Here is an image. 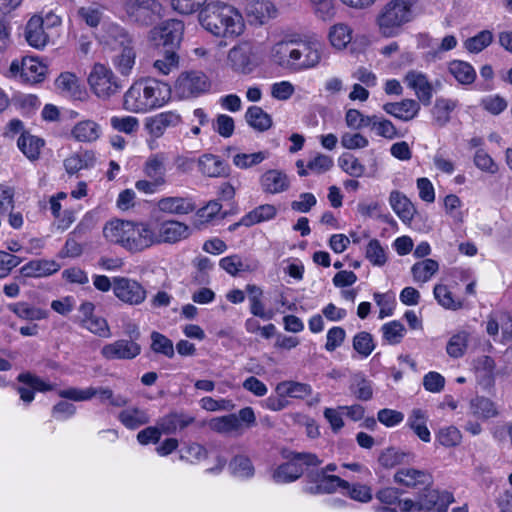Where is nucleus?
<instances>
[{
    "label": "nucleus",
    "mask_w": 512,
    "mask_h": 512,
    "mask_svg": "<svg viewBox=\"0 0 512 512\" xmlns=\"http://www.w3.org/2000/svg\"><path fill=\"white\" fill-rule=\"evenodd\" d=\"M199 22L216 37L234 38L242 34L245 28L240 12L224 2L207 3L200 10Z\"/></svg>",
    "instance_id": "1"
},
{
    "label": "nucleus",
    "mask_w": 512,
    "mask_h": 512,
    "mask_svg": "<svg viewBox=\"0 0 512 512\" xmlns=\"http://www.w3.org/2000/svg\"><path fill=\"white\" fill-rule=\"evenodd\" d=\"M352 393L362 401H367L372 398L373 390L371 382L367 380L362 374L354 376L353 383L351 384Z\"/></svg>",
    "instance_id": "50"
},
{
    "label": "nucleus",
    "mask_w": 512,
    "mask_h": 512,
    "mask_svg": "<svg viewBox=\"0 0 512 512\" xmlns=\"http://www.w3.org/2000/svg\"><path fill=\"white\" fill-rule=\"evenodd\" d=\"M119 421L128 429L135 430L149 423L150 418L145 410L133 407L121 411Z\"/></svg>",
    "instance_id": "36"
},
{
    "label": "nucleus",
    "mask_w": 512,
    "mask_h": 512,
    "mask_svg": "<svg viewBox=\"0 0 512 512\" xmlns=\"http://www.w3.org/2000/svg\"><path fill=\"white\" fill-rule=\"evenodd\" d=\"M194 422V417L184 414L171 413L158 421V426L165 434H172L177 429H184Z\"/></svg>",
    "instance_id": "37"
},
{
    "label": "nucleus",
    "mask_w": 512,
    "mask_h": 512,
    "mask_svg": "<svg viewBox=\"0 0 512 512\" xmlns=\"http://www.w3.org/2000/svg\"><path fill=\"white\" fill-rule=\"evenodd\" d=\"M462 435L460 431L454 427L449 426L439 430L437 440L442 446L453 447L460 443Z\"/></svg>",
    "instance_id": "61"
},
{
    "label": "nucleus",
    "mask_w": 512,
    "mask_h": 512,
    "mask_svg": "<svg viewBox=\"0 0 512 512\" xmlns=\"http://www.w3.org/2000/svg\"><path fill=\"white\" fill-rule=\"evenodd\" d=\"M457 101L445 98H437L432 109L434 122L439 127H444L450 121V113L456 108Z\"/></svg>",
    "instance_id": "40"
},
{
    "label": "nucleus",
    "mask_w": 512,
    "mask_h": 512,
    "mask_svg": "<svg viewBox=\"0 0 512 512\" xmlns=\"http://www.w3.org/2000/svg\"><path fill=\"white\" fill-rule=\"evenodd\" d=\"M180 121L179 114L172 111L162 112L150 118L146 123V128L152 136L158 138L163 135L168 127H175Z\"/></svg>",
    "instance_id": "23"
},
{
    "label": "nucleus",
    "mask_w": 512,
    "mask_h": 512,
    "mask_svg": "<svg viewBox=\"0 0 512 512\" xmlns=\"http://www.w3.org/2000/svg\"><path fill=\"white\" fill-rule=\"evenodd\" d=\"M164 157L161 154H156L147 159L144 165V173L151 180L156 181V184H165V163Z\"/></svg>",
    "instance_id": "38"
},
{
    "label": "nucleus",
    "mask_w": 512,
    "mask_h": 512,
    "mask_svg": "<svg viewBox=\"0 0 512 512\" xmlns=\"http://www.w3.org/2000/svg\"><path fill=\"white\" fill-rule=\"evenodd\" d=\"M449 72L462 85H469L474 82L476 72L468 62L461 60H453L448 66Z\"/></svg>",
    "instance_id": "39"
},
{
    "label": "nucleus",
    "mask_w": 512,
    "mask_h": 512,
    "mask_svg": "<svg viewBox=\"0 0 512 512\" xmlns=\"http://www.w3.org/2000/svg\"><path fill=\"white\" fill-rule=\"evenodd\" d=\"M268 156L266 151H259L251 154L238 153L233 157V164L240 169H248L264 161Z\"/></svg>",
    "instance_id": "48"
},
{
    "label": "nucleus",
    "mask_w": 512,
    "mask_h": 512,
    "mask_svg": "<svg viewBox=\"0 0 512 512\" xmlns=\"http://www.w3.org/2000/svg\"><path fill=\"white\" fill-rule=\"evenodd\" d=\"M184 32V23L177 19H168L151 30V37L159 49L175 50L180 47Z\"/></svg>",
    "instance_id": "9"
},
{
    "label": "nucleus",
    "mask_w": 512,
    "mask_h": 512,
    "mask_svg": "<svg viewBox=\"0 0 512 512\" xmlns=\"http://www.w3.org/2000/svg\"><path fill=\"white\" fill-rule=\"evenodd\" d=\"M161 52L163 53V58L157 59L154 62V67L166 75L173 67H177L179 57L175 50L161 49Z\"/></svg>",
    "instance_id": "59"
},
{
    "label": "nucleus",
    "mask_w": 512,
    "mask_h": 512,
    "mask_svg": "<svg viewBox=\"0 0 512 512\" xmlns=\"http://www.w3.org/2000/svg\"><path fill=\"white\" fill-rule=\"evenodd\" d=\"M365 256L374 266L381 267L387 262L385 249L377 239L369 241L366 247Z\"/></svg>",
    "instance_id": "53"
},
{
    "label": "nucleus",
    "mask_w": 512,
    "mask_h": 512,
    "mask_svg": "<svg viewBox=\"0 0 512 512\" xmlns=\"http://www.w3.org/2000/svg\"><path fill=\"white\" fill-rule=\"evenodd\" d=\"M415 455L409 451H403L396 447H388L382 450L378 457L379 464L385 469H392L398 465L412 462Z\"/></svg>",
    "instance_id": "25"
},
{
    "label": "nucleus",
    "mask_w": 512,
    "mask_h": 512,
    "mask_svg": "<svg viewBox=\"0 0 512 512\" xmlns=\"http://www.w3.org/2000/svg\"><path fill=\"white\" fill-rule=\"evenodd\" d=\"M114 295L129 305H139L147 297L146 289L136 280L127 277L113 278Z\"/></svg>",
    "instance_id": "12"
},
{
    "label": "nucleus",
    "mask_w": 512,
    "mask_h": 512,
    "mask_svg": "<svg viewBox=\"0 0 512 512\" xmlns=\"http://www.w3.org/2000/svg\"><path fill=\"white\" fill-rule=\"evenodd\" d=\"M158 208L160 211L171 214H189L195 210L194 203L182 197H165L159 200Z\"/></svg>",
    "instance_id": "28"
},
{
    "label": "nucleus",
    "mask_w": 512,
    "mask_h": 512,
    "mask_svg": "<svg viewBox=\"0 0 512 512\" xmlns=\"http://www.w3.org/2000/svg\"><path fill=\"white\" fill-rule=\"evenodd\" d=\"M118 51L112 58L113 66L121 76L128 77L135 65V49L134 47H128Z\"/></svg>",
    "instance_id": "32"
},
{
    "label": "nucleus",
    "mask_w": 512,
    "mask_h": 512,
    "mask_svg": "<svg viewBox=\"0 0 512 512\" xmlns=\"http://www.w3.org/2000/svg\"><path fill=\"white\" fill-rule=\"evenodd\" d=\"M493 41V34L489 30H483L479 32L477 35L468 38L465 41V47L468 51L472 53L481 52L487 46H489Z\"/></svg>",
    "instance_id": "51"
},
{
    "label": "nucleus",
    "mask_w": 512,
    "mask_h": 512,
    "mask_svg": "<svg viewBox=\"0 0 512 512\" xmlns=\"http://www.w3.org/2000/svg\"><path fill=\"white\" fill-rule=\"evenodd\" d=\"M8 309L18 317L26 320H41L47 317V311L31 307L24 302L10 304L8 305Z\"/></svg>",
    "instance_id": "44"
},
{
    "label": "nucleus",
    "mask_w": 512,
    "mask_h": 512,
    "mask_svg": "<svg viewBox=\"0 0 512 512\" xmlns=\"http://www.w3.org/2000/svg\"><path fill=\"white\" fill-rule=\"evenodd\" d=\"M383 110L402 121H410L417 116L420 105L416 100L404 99L400 102H389L383 105Z\"/></svg>",
    "instance_id": "19"
},
{
    "label": "nucleus",
    "mask_w": 512,
    "mask_h": 512,
    "mask_svg": "<svg viewBox=\"0 0 512 512\" xmlns=\"http://www.w3.org/2000/svg\"><path fill=\"white\" fill-rule=\"evenodd\" d=\"M308 477L311 479V482H319L321 494L333 493L338 487L343 489L350 488L347 481L335 475H326L324 471L311 472Z\"/></svg>",
    "instance_id": "30"
},
{
    "label": "nucleus",
    "mask_w": 512,
    "mask_h": 512,
    "mask_svg": "<svg viewBox=\"0 0 512 512\" xmlns=\"http://www.w3.org/2000/svg\"><path fill=\"white\" fill-rule=\"evenodd\" d=\"M170 96L168 84L153 78L140 79L124 94L123 107L133 113H146L163 106Z\"/></svg>",
    "instance_id": "2"
},
{
    "label": "nucleus",
    "mask_w": 512,
    "mask_h": 512,
    "mask_svg": "<svg viewBox=\"0 0 512 512\" xmlns=\"http://www.w3.org/2000/svg\"><path fill=\"white\" fill-rule=\"evenodd\" d=\"M45 141L42 138L34 136L27 131H22L18 138V148L31 161L39 159L40 150L44 146Z\"/></svg>",
    "instance_id": "29"
},
{
    "label": "nucleus",
    "mask_w": 512,
    "mask_h": 512,
    "mask_svg": "<svg viewBox=\"0 0 512 512\" xmlns=\"http://www.w3.org/2000/svg\"><path fill=\"white\" fill-rule=\"evenodd\" d=\"M276 213L277 210L274 205H260L243 216L242 223H244V226L250 227L254 224L273 219Z\"/></svg>",
    "instance_id": "41"
},
{
    "label": "nucleus",
    "mask_w": 512,
    "mask_h": 512,
    "mask_svg": "<svg viewBox=\"0 0 512 512\" xmlns=\"http://www.w3.org/2000/svg\"><path fill=\"white\" fill-rule=\"evenodd\" d=\"M427 418L423 410L415 408L411 411L407 420V425L423 442H430L431 440V434L426 425Z\"/></svg>",
    "instance_id": "35"
},
{
    "label": "nucleus",
    "mask_w": 512,
    "mask_h": 512,
    "mask_svg": "<svg viewBox=\"0 0 512 512\" xmlns=\"http://www.w3.org/2000/svg\"><path fill=\"white\" fill-rule=\"evenodd\" d=\"M17 380L23 385L34 389V391L45 392L54 389V385L44 382L40 377L29 372L19 374Z\"/></svg>",
    "instance_id": "58"
},
{
    "label": "nucleus",
    "mask_w": 512,
    "mask_h": 512,
    "mask_svg": "<svg viewBox=\"0 0 512 512\" xmlns=\"http://www.w3.org/2000/svg\"><path fill=\"white\" fill-rule=\"evenodd\" d=\"M390 205L398 217L404 222H410L416 212L412 202L401 192L392 191L389 197Z\"/></svg>",
    "instance_id": "26"
},
{
    "label": "nucleus",
    "mask_w": 512,
    "mask_h": 512,
    "mask_svg": "<svg viewBox=\"0 0 512 512\" xmlns=\"http://www.w3.org/2000/svg\"><path fill=\"white\" fill-rule=\"evenodd\" d=\"M200 171L208 177H226L230 174V167L219 157L204 154L198 160Z\"/></svg>",
    "instance_id": "24"
},
{
    "label": "nucleus",
    "mask_w": 512,
    "mask_h": 512,
    "mask_svg": "<svg viewBox=\"0 0 512 512\" xmlns=\"http://www.w3.org/2000/svg\"><path fill=\"white\" fill-rule=\"evenodd\" d=\"M88 83L93 92L103 99L119 93L123 88V81L117 79L112 70L102 64L94 65Z\"/></svg>",
    "instance_id": "8"
},
{
    "label": "nucleus",
    "mask_w": 512,
    "mask_h": 512,
    "mask_svg": "<svg viewBox=\"0 0 512 512\" xmlns=\"http://www.w3.org/2000/svg\"><path fill=\"white\" fill-rule=\"evenodd\" d=\"M245 12L251 23L260 25L276 15L274 5L265 0H247Z\"/></svg>",
    "instance_id": "18"
},
{
    "label": "nucleus",
    "mask_w": 512,
    "mask_h": 512,
    "mask_svg": "<svg viewBox=\"0 0 512 512\" xmlns=\"http://www.w3.org/2000/svg\"><path fill=\"white\" fill-rule=\"evenodd\" d=\"M247 124L254 130L264 132L272 127L271 116L259 106H250L245 113Z\"/></svg>",
    "instance_id": "31"
},
{
    "label": "nucleus",
    "mask_w": 512,
    "mask_h": 512,
    "mask_svg": "<svg viewBox=\"0 0 512 512\" xmlns=\"http://www.w3.org/2000/svg\"><path fill=\"white\" fill-rule=\"evenodd\" d=\"M47 67L34 58H24L21 62V78L28 83H38L43 80Z\"/></svg>",
    "instance_id": "34"
},
{
    "label": "nucleus",
    "mask_w": 512,
    "mask_h": 512,
    "mask_svg": "<svg viewBox=\"0 0 512 512\" xmlns=\"http://www.w3.org/2000/svg\"><path fill=\"white\" fill-rule=\"evenodd\" d=\"M180 97H197L210 89L208 77L201 71L182 72L175 85Z\"/></svg>",
    "instance_id": "10"
},
{
    "label": "nucleus",
    "mask_w": 512,
    "mask_h": 512,
    "mask_svg": "<svg viewBox=\"0 0 512 512\" xmlns=\"http://www.w3.org/2000/svg\"><path fill=\"white\" fill-rule=\"evenodd\" d=\"M439 269L438 262L433 259H425L423 261L415 263L411 272L416 281L426 282L433 274Z\"/></svg>",
    "instance_id": "45"
},
{
    "label": "nucleus",
    "mask_w": 512,
    "mask_h": 512,
    "mask_svg": "<svg viewBox=\"0 0 512 512\" xmlns=\"http://www.w3.org/2000/svg\"><path fill=\"white\" fill-rule=\"evenodd\" d=\"M213 129L222 137L229 138L233 135L235 124L232 117L219 114L213 122Z\"/></svg>",
    "instance_id": "62"
},
{
    "label": "nucleus",
    "mask_w": 512,
    "mask_h": 512,
    "mask_svg": "<svg viewBox=\"0 0 512 512\" xmlns=\"http://www.w3.org/2000/svg\"><path fill=\"white\" fill-rule=\"evenodd\" d=\"M339 166L350 176L361 177L365 172V167L352 154L344 153L338 159Z\"/></svg>",
    "instance_id": "52"
},
{
    "label": "nucleus",
    "mask_w": 512,
    "mask_h": 512,
    "mask_svg": "<svg viewBox=\"0 0 512 512\" xmlns=\"http://www.w3.org/2000/svg\"><path fill=\"white\" fill-rule=\"evenodd\" d=\"M314 13L321 20H330L336 13V0H310Z\"/></svg>",
    "instance_id": "56"
},
{
    "label": "nucleus",
    "mask_w": 512,
    "mask_h": 512,
    "mask_svg": "<svg viewBox=\"0 0 512 512\" xmlns=\"http://www.w3.org/2000/svg\"><path fill=\"white\" fill-rule=\"evenodd\" d=\"M141 353V346L134 341L119 339L106 344L101 349V355L107 360H130Z\"/></svg>",
    "instance_id": "15"
},
{
    "label": "nucleus",
    "mask_w": 512,
    "mask_h": 512,
    "mask_svg": "<svg viewBox=\"0 0 512 512\" xmlns=\"http://www.w3.org/2000/svg\"><path fill=\"white\" fill-rule=\"evenodd\" d=\"M433 292L438 303L444 308L457 310L461 307V302L453 299L452 293L445 285H436Z\"/></svg>",
    "instance_id": "57"
},
{
    "label": "nucleus",
    "mask_w": 512,
    "mask_h": 512,
    "mask_svg": "<svg viewBox=\"0 0 512 512\" xmlns=\"http://www.w3.org/2000/svg\"><path fill=\"white\" fill-rule=\"evenodd\" d=\"M151 340H152L151 349L155 353L163 354L168 358L174 357L175 352H174L173 342L169 338H167L165 335H163L159 332L153 331L151 333Z\"/></svg>",
    "instance_id": "47"
},
{
    "label": "nucleus",
    "mask_w": 512,
    "mask_h": 512,
    "mask_svg": "<svg viewBox=\"0 0 512 512\" xmlns=\"http://www.w3.org/2000/svg\"><path fill=\"white\" fill-rule=\"evenodd\" d=\"M104 237L130 252H140L155 244L156 231L148 223L114 220L105 224Z\"/></svg>",
    "instance_id": "3"
},
{
    "label": "nucleus",
    "mask_w": 512,
    "mask_h": 512,
    "mask_svg": "<svg viewBox=\"0 0 512 512\" xmlns=\"http://www.w3.org/2000/svg\"><path fill=\"white\" fill-rule=\"evenodd\" d=\"M320 463L321 461L315 454L293 453L290 461L279 465L274 470L272 478L276 483H290L302 476V465L318 466Z\"/></svg>",
    "instance_id": "7"
},
{
    "label": "nucleus",
    "mask_w": 512,
    "mask_h": 512,
    "mask_svg": "<svg viewBox=\"0 0 512 512\" xmlns=\"http://www.w3.org/2000/svg\"><path fill=\"white\" fill-rule=\"evenodd\" d=\"M467 346L466 334H457L450 338L447 343V353L453 358H459L464 354Z\"/></svg>",
    "instance_id": "64"
},
{
    "label": "nucleus",
    "mask_w": 512,
    "mask_h": 512,
    "mask_svg": "<svg viewBox=\"0 0 512 512\" xmlns=\"http://www.w3.org/2000/svg\"><path fill=\"white\" fill-rule=\"evenodd\" d=\"M353 348L361 356L368 357L375 348L372 335L366 331L357 333L353 338Z\"/></svg>",
    "instance_id": "54"
},
{
    "label": "nucleus",
    "mask_w": 512,
    "mask_h": 512,
    "mask_svg": "<svg viewBox=\"0 0 512 512\" xmlns=\"http://www.w3.org/2000/svg\"><path fill=\"white\" fill-rule=\"evenodd\" d=\"M25 38L28 44L36 49H42L47 45L49 35L45 32L43 21L40 20L38 15L32 16L27 22Z\"/></svg>",
    "instance_id": "22"
},
{
    "label": "nucleus",
    "mask_w": 512,
    "mask_h": 512,
    "mask_svg": "<svg viewBox=\"0 0 512 512\" xmlns=\"http://www.w3.org/2000/svg\"><path fill=\"white\" fill-rule=\"evenodd\" d=\"M470 408L472 413L478 418H491L497 414L494 403L486 398L477 396L470 402Z\"/></svg>",
    "instance_id": "46"
},
{
    "label": "nucleus",
    "mask_w": 512,
    "mask_h": 512,
    "mask_svg": "<svg viewBox=\"0 0 512 512\" xmlns=\"http://www.w3.org/2000/svg\"><path fill=\"white\" fill-rule=\"evenodd\" d=\"M229 470L235 477L247 479L254 475V466L247 456L236 455L229 463Z\"/></svg>",
    "instance_id": "43"
},
{
    "label": "nucleus",
    "mask_w": 512,
    "mask_h": 512,
    "mask_svg": "<svg viewBox=\"0 0 512 512\" xmlns=\"http://www.w3.org/2000/svg\"><path fill=\"white\" fill-rule=\"evenodd\" d=\"M417 0H390L377 16L380 32L385 37L396 36L401 27L411 21L412 7Z\"/></svg>",
    "instance_id": "5"
},
{
    "label": "nucleus",
    "mask_w": 512,
    "mask_h": 512,
    "mask_svg": "<svg viewBox=\"0 0 512 512\" xmlns=\"http://www.w3.org/2000/svg\"><path fill=\"white\" fill-rule=\"evenodd\" d=\"M228 63L234 72L249 74L258 66L259 61L253 46L244 42L230 49Z\"/></svg>",
    "instance_id": "11"
},
{
    "label": "nucleus",
    "mask_w": 512,
    "mask_h": 512,
    "mask_svg": "<svg viewBox=\"0 0 512 512\" xmlns=\"http://www.w3.org/2000/svg\"><path fill=\"white\" fill-rule=\"evenodd\" d=\"M58 395L61 398L69 399L73 401H86L90 400L95 396L94 387H89L86 389H78L75 387H71L68 389L60 390Z\"/></svg>",
    "instance_id": "63"
},
{
    "label": "nucleus",
    "mask_w": 512,
    "mask_h": 512,
    "mask_svg": "<svg viewBox=\"0 0 512 512\" xmlns=\"http://www.w3.org/2000/svg\"><path fill=\"white\" fill-rule=\"evenodd\" d=\"M60 265L54 260H31L21 267L20 273L26 278H40L52 275L59 271Z\"/></svg>",
    "instance_id": "20"
},
{
    "label": "nucleus",
    "mask_w": 512,
    "mask_h": 512,
    "mask_svg": "<svg viewBox=\"0 0 512 512\" xmlns=\"http://www.w3.org/2000/svg\"><path fill=\"white\" fill-rule=\"evenodd\" d=\"M209 428L220 434H228L240 428V422L236 414H228L221 417L212 418L208 422Z\"/></svg>",
    "instance_id": "42"
},
{
    "label": "nucleus",
    "mask_w": 512,
    "mask_h": 512,
    "mask_svg": "<svg viewBox=\"0 0 512 512\" xmlns=\"http://www.w3.org/2000/svg\"><path fill=\"white\" fill-rule=\"evenodd\" d=\"M273 56L281 66L306 70L319 64L322 46L318 42H281L274 46Z\"/></svg>",
    "instance_id": "4"
},
{
    "label": "nucleus",
    "mask_w": 512,
    "mask_h": 512,
    "mask_svg": "<svg viewBox=\"0 0 512 512\" xmlns=\"http://www.w3.org/2000/svg\"><path fill=\"white\" fill-rule=\"evenodd\" d=\"M189 235V227L176 220L164 221L156 232L155 244L176 243Z\"/></svg>",
    "instance_id": "16"
},
{
    "label": "nucleus",
    "mask_w": 512,
    "mask_h": 512,
    "mask_svg": "<svg viewBox=\"0 0 512 512\" xmlns=\"http://www.w3.org/2000/svg\"><path fill=\"white\" fill-rule=\"evenodd\" d=\"M406 329L400 321H391L382 326L383 338L392 345L402 341Z\"/></svg>",
    "instance_id": "49"
},
{
    "label": "nucleus",
    "mask_w": 512,
    "mask_h": 512,
    "mask_svg": "<svg viewBox=\"0 0 512 512\" xmlns=\"http://www.w3.org/2000/svg\"><path fill=\"white\" fill-rule=\"evenodd\" d=\"M100 41L114 51L134 47L132 36L124 27L117 23L104 24Z\"/></svg>",
    "instance_id": "13"
},
{
    "label": "nucleus",
    "mask_w": 512,
    "mask_h": 512,
    "mask_svg": "<svg viewBox=\"0 0 512 512\" xmlns=\"http://www.w3.org/2000/svg\"><path fill=\"white\" fill-rule=\"evenodd\" d=\"M275 391L281 397L304 399L312 394V387L306 383L286 380L278 383Z\"/></svg>",
    "instance_id": "27"
},
{
    "label": "nucleus",
    "mask_w": 512,
    "mask_h": 512,
    "mask_svg": "<svg viewBox=\"0 0 512 512\" xmlns=\"http://www.w3.org/2000/svg\"><path fill=\"white\" fill-rule=\"evenodd\" d=\"M393 479L399 485L417 490L433 484V477L429 472L415 468H401L394 474Z\"/></svg>",
    "instance_id": "14"
},
{
    "label": "nucleus",
    "mask_w": 512,
    "mask_h": 512,
    "mask_svg": "<svg viewBox=\"0 0 512 512\" xmlns=\"http://www.w3.org/2000/svg\"><path fill=\"white\" fill-rule=\"evenodd\" d=\"M72 135L79 142H94L100 137L101 128L92 120H83L73 127Z\"/></svg>",
    "instance_id": "33"
},
{
    "label": "nucleus",
    "mask_w": 512,
    "mask_h": 512,
    "mask_svg": "<svg viewBox=\"0 0 512 512\" xmlns=\"http://www.w3.org/2000/svg\"><path fill=\"white\" fill-rule=\"evenodd\" d=\"M404 81L415 91L416 96L423 105H430L433 87L425 74L411 70L406 74Z\"/></svg>",
    "instance_id": "17"
},
{
    "label": "nucleus",
    "mask_w": 512,
    "mask_h": 512,
    "mask_svg": "<svg viewBox=\"0 0 512 512\" xmlns=\"http://www.w3.org/2000/svg\"><path fill=\"white\" fill-rule=\"evenodd\" d=\"M331 44L336 48H344L351 41L350 29L347 25H335L329 33Z\"/></svg>",
    "instance_id": "55"
},
{
    "label": "nucleus",
    "mask_w": 512,
    "mask_h": 512,
    "mask_svg": "<svg viewBox=\"0 0 512 512\" xmlns=\"http://www.w3.org/2000/svg\"><path fill=\"white\" fill-rule=\"evenodd\" d=\"M262 190L270 194H278L288 190L290 186L287 175L276 169L266 171L260 178Z\"/></svg>",
    "instance_id": "21"
},
{
    "label": "nucleus",
    "mask_w": 512,
    "mask_h": 512,
    "mask_svg": "<svg viewBox=\"0 0 512 512\" xmlns=\"http://www.w3.org/2000/svg\"><path fill=\"white\" fill-rule=\"evenodd\" d=\"M82 327L88 329L91 333L99 337H111L110 327L108 325L107 320L103 317L94 316L92 319L88 321V323H83Z\"/></svg>",
    "instance_id": "60"
},
{
    "label": "nucleus",
    "mask_w": 512,
    "mask_h": 512,
    "mask_svg": "<svg viewBox=\"0 0 512 512\" xmlns=\"http://www.w3.org/2000/svg\"><path fill=\"white\" fill-rule=\"evenodd\" d=\"M123 9L128 20L140 27H148L163 16V6L158 0H125Z\"/></svg>",
    "instance_id": "6"
}]
</instances>
